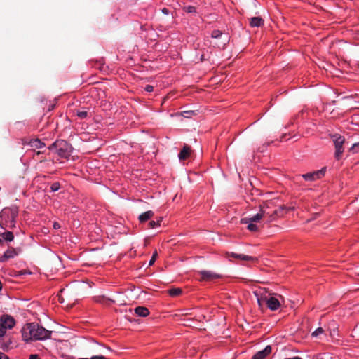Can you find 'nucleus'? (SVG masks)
<instances>
[{"mask_svg": "<svg viewBox=\"0 0 359 359\" xmlns=\"http://www.w3.org/2000/svg\"><path fill=\"white\" fill-rule=\"evenodd\" d=\"M15 325V319L10 315L4 314L0 317V338L5 336L8 330H11Z\"/></svg>", "mask_w": 359, "mask_h": 359, "instance_id": "obj_5", "label": "nucleus"}, {"mask_svg": "<svg viewBox=\"0 0 359 359\" xmlns=\"http://www.w3.org/2000/svg\"><path fill=\"white\" fill-rule=\"evenodd\" d=\"M27 144L34 149H40L45 147V144L42 142L39 139L30 140Z\"/></svg>", "mask_w": 359, "mask_h": 359, "instance_id": "obj_15", "label": "nucleus"}, {"mask_svg": "<svg viewBox=\"0 0 359 359\" xmlns=\"http://www.w3.org/2000/svg\"><path fill=\"white\" fill-rule=\"evenodd\" d=\"M14 239V236L11 231H6L0 233V243L4 241L11 242Z\"/></svg>", "mask_w": 359, "mask_h": 359, "instance_id": "obj_14", "label": "nucleus"}, {"mask_svg": "<svg viewBox=\"0 0 359 359\" xmlns=\"http://www.w3.org/2000/svg\"><path fill=\"white\" fill-rule=\"evenodd\" d=\"M184 10L187 13H195L196 12V8L192 6H188L184 7Z\"/></svg>", "mask_w": 359, "mask_h": 359, "instance_id": "obj_29", "label": "nucleus"}, {"mask_svg": "<svg viewBox=\"0 0 359 359\" xmlns=\"http://www.w3.org/2000/svg\"><path fill=\"white\" fill-rule=\"evenodd\" d=\"M23 341L28 343L32 341H43L50 339L51 332L37 323H27L21 330Z\"/></svg>", "mask_w": 359, "mask_h": 359, "instance_id": "obj_1", "label": "nucleus"}, {"mask_svg": "<svg viewBox=\"0 0 359 359\" xmlns=\"http://www.w3.org/2000/svg\"><path fill=\"white\" fill-rule=\"evenodd\" d=\"M264 203H269V207L267 208V211L271 212V215H268L269 217H273V215H278L276 210H271L273 205V203L272 201H266Z\"/></svg>", "mask_w": 359, "mask_h": 359, "instance_id": "obj_21", "label": "nucleus"}, {"mask_svg": "<svg viewBox=\"0 0 359 359\" xmlns=\"http://www.w3.org/2000/svg\"><path fill=\"white\" fill-rule=\"evenodd\" d=\"M160 222H161V220H158L157 222L151 221L149 223V226L150 228L153 229V228H155L156 226H160Z\"/></svg>", "mask_w": 359, "mask_h": 359, "instance_id": "obj_27", "label": "nucleus"}, {"mask_svg": "<svg viewBox=\"0 0 359 359\" xmlns=\"http://www.w3.org/2000/svg\"><path fill=\"white\" fill-rule=\"evenodd\" d=\"M222 32L219 30H214L212 31L211 36L212 38H219L222 35Z\"/></svg>", "mask_w": 359, "mask_h": 359, "instance_id": "obj_28", "label": "nucleus"}, {"mask_svg": "<svg viewBox=\"0 0 359 359\" xmlns=\"http://www.w3.org/2000/svg\"><path fill=\"white\" fill-rule=\"evenodd\" d=\"M247 229L252 232H255L258 230V226L257 224H255L254 222H250L247 223Z\"/></svg>", "mask_w": 359, "mask_h": 359, "instance_id": "obj_22", "label": "nucleus"}, {"mask_svg": "<svg viewBox=\"0 0 359 359\" xmlns=\"http://www.w3.org/2000/svg\"><path fill=\"white\" fill-rule=\"evenodd\" d=\"M323 332H324V330L322 327H318L311 334V335L313 337H317L319 334H321L322 333H323Z\"/></svg>", "mask_w": 359, "mask_h": 359, "instance_id": "obj_25", "label": "nucleus"}, {"mask_svg": "<svg viewBox=\"0 0 359 359\" xmlns=\"http://www.w3.org/2000/svg\"><path fill=\"white\" fill-rule=\"evenodd\" d=\"M269 207V203H263L259 205V212L254 216L249 218H243L241 220L242 224H247L250 222H259L260 220L266 217V215H271V212L267 211V208Z\"/></svg>", "mask_w": 359, "mask_h": 359, "instance_id": "obj_4", "label": "nucleus"}, {"mask_svg": "<svg viewBox=\"0 0 359 359\" xmlns=\"http://www.w3.org/2000/svg\"><path fill=\"white\" fill-rule=\"evenodd\" d=\"M271 352V346H267L262 351L257 352L252 357V359H264Z\"/></svg>", "mask_w": 359, "mask_h": 359, "instance_id": "obj_11", "label": "nucleus"}, {"mask_svg": "<svg viewBox=\"0 0 359 359\" xmlns=\"http://www.w3.org/2000/svg\"><path fill=\"white\" fill-rule=\"evenodd\" d=\"M158 257V252L157 251H155L153 255H152V257L149 261V266H151L152 264H154V263L155 262L156 258Z\"/></svg>", "mask_w": 359, "mask_h": 359, "instance_id": "obj_24", "label": "nucleus"}, {"mask_svg": "<svg viewBox=\"0 0 359 359\" xmlns=\"http://www.w3.org/2000/svg\"><path fill=\"white\" fill-rule=\"evenodd\" d=\"M182 290L180 288H172L168 290V294L171 297H177V296L180 295L182 294Z\"/></svg>", "mask_w": 359, "mask_h": 359, "instance_id": "obj_20", "label": "nucleus"}, {"mask_svg": "<svg viewBox=\"0 0 359 359\" xmlns=\"http://www.w3.org/2000/svg\"><path fill=\"white\" fill-rule=\"evenodd\" d=\"M200 275L202 280H212L220 277L219 274L210 271H201Z\"/></svg>", "mask_w": 359, "mask_h": 359, "instance_id": "obj_10", "label": "nucleus"}, {"mask_svg": "<svg viewBox=\"0 0 359 359\" xmlns=\"http://www.w3.org/2000/svg\"><path fill=\"white\" fill-rule=\"evenodd\" d=\"M335 147L334 157L339 160L344 151L343 144L345 142V138L339 134H334L331 136Z\"/></svg>", "mask_w": 359, "mask_h": 359, "instance_id": "obj_6", "label": "nucleus"}, {"mask_svg": "<svg viewBox=\"0 0 359 359\" xmlns=\"http://www.w3.org/2000/svg\"><path fill=\"white\" fill-rule=\"evenodd\" d=\"M48 149L50 151L55 149L58 156L64 158H68L72 151V146L65 140H57L48 147Z\"/></svg>", "mask_w": 359, "mask_h": 359, "instance_id": "obj_3", "label": "nucleus"}, {"mask_svg": "<svg viewBox=\"0 0 359 359\" xmlns=\"http://www.w3.org/2000/svg\"><path fill=\"white\" fill-rule=\"evenodd\" d=\"M154 216V212L151 210L147 211L139 216L140 222H144Z\"/></svg>", "mask_w": 359, "mask_h": 359, "instance_id": "obj_19", "label": "nucleus"}, {"mask_svg": "<svg viewBox=\"0 0 359 359\" xmlns=\"http://www.w3.org/2000/svg\"><path fill=\"white\" fill-rule=\"evenodd\" d=\"M135 313L141 317H146L149 314V309L144 306H137L135 309Z\"/></svg>", "mask_w": 359, "mask_h": 359, "instance_id": "obj_16", "label": "nucleus"}, {"mask_svg": "<svg viewBox=\"0 0 359 359\" xmlns=\"http://www.w3.org/2000/svg\"><path fill=\"white\" fill-rule=\"evenodd\" d=\"M194 114V111H185L182 113V115L185 118H190Z\"/></svg>", "mask_w": 359, "mask_h": 359, "instance_id": "obj_26", "label": "nucleus"}, {"mask_svg": "<svg viewBox=\"0 0 359 359\" xmlns=\"http://www.w3.org/2000/svg\"><path fill=\"white\" fill-rule=\"evenodd\" d=\"M353 152H359V142L355 143L351 148Z\"/></svg>", "mask_w": 359, "mask_h": 359, "instance_id": "obj_31", "label": "nucleus"}, {"mask_svg": "<svg viewBox=\"0 0 359 359\" xmlns=\"http://www.w3.org/2000/svg\"><path fill=\"white\" fill-rule=\"evenodd\" d=\"M18 252L15 248H9L5 251L1 258V261L4 262L8 259L13 258L18 255Z\"/></svg>", "mask_w": 359, "mask_h": 359, "instance_id": "obj_12", "label": "nucleus"}, {"mask_svg": "<svg viewBox=\"0 0 359 359\" xmlns=\"http://www.w3.org/2000/svg\"><path fill=\"white\" fill-rule=\"evenodd\" d=\"M144 90L147 91V92H152L153 90H154V87L151 85H147L145 87H144Z\"/></svg>", "mask_w": 359, "mask_h": 359, "instance_id": "obj_32", "label": "nucleus"}, {"mask_svg": "<svg viewBox=\"0 0 359 359\" xmlns=\"http://www.w3.org/2000/svg\"><path fill=\"white\" fill-rule=\"evenodd\" d=\"M60 185L58 182H54L50 186V190L53 192L57 191L60 189Z\"/></svg>", "mask_w": 359, "mask_h": 359, "instance_id": "obj_23", "label": "nucleus"}, {"mask_svg": "<svg viewBox=\"0 0 359 359\" xmlns=\"http://www.w3.org/2000/svg\"><path fill=\"white\" fill-rule=\"evenodd\" d=\"M285 359H302V358H300L299 357L295 356V357H293L291 358H285Z\"/></svg>", "mask_w": 359, "mask_h": 359, "instance_id": "obj_37", "label": "nucleus"}, {"mask_svg": "<svg viewBox=\"0 0 359 359\" xmlns=\"http://www.w3.org/2000/svg\"><path fill=\"white\" fill-rule=\"evenodd\" d=\"M53 226L55 229H59L61 227L58 222H54Z\"/></svg>", "mask_w": 359, "mask_h": 359, "instance_id": "obj_33", "label": "nucleus"}, {"mask_svg": "<svg viewBox=\"0 0 359 359\" xmlns=\"http://www.w3.org/2000/svg\"><path fill=\"white\" fill-rule=\"evenodd\" d=\"M318 359H324V358H318Z\"/></svg>", "mask_w": 359, "mask_h": 359, "instance_id": "obj_38", "label": "nucleus"}, {"mask_svg": "<svg viewBox=\"0 0 359 359\" xmlns=\"http://www.w3.org/2000/svg\"><path fill=\"white\" fill-rule=\"evenodd\" d=\"M190 153H191L190 147H189L187 145H184L183 147V149H182V151L180 152L178 157H179L180 160H185V159L188 158V157L190 155Z\"/></svg>", "mask_w": 359, "mask_h": 359, "instance_id": "obj_13", "label": "nucleus"}, {"mask_svg": "<svg viewBox=\"0 0 359 359\" xmlns=\"http://www.w3.org/2000/svg\"><path fill=\"white\" fill-rule=\"evenodd\" d=\"M264 303L267 305V307L270 310L276 311L284 303V298L280 294L273 293Z\"/></svg>", "mask_w": 359, "mask_h": 359, "instance_id": "obj_7", "label": "nucleus"}, {"mask_svg": "<svg viewBox=\"0 0 359 359\" xmlns=\"http://www.w3.org/2000/svg\"><path fill=\"white\" fill-rule=\"evenodd\" d=\"M330 335L333 338L335 337V335H338L337 333V330L333 329V330L330 332Z\"/></svg>", "mask_w": 359, "mask_h": 359, "instance_id": "obj_35", "label": "nucleus"}, {"mask_svg": "<svg viewBox=\"0 0 359 359\" xmlns=\"http://www.w3.org/2000/svg\"><path fill=\"white\" fill-rule=\"evenodd\" d=\"M162 12L165 14H168V10L165 8L162 9Z\"/></svg>", "mask_w": 359, "mask_h": 359, "instance_id": "obj_36", "label": "nucleus"}, {"mask_svg": "<svg viewBox=\"0 0 359 359\" xmlns=\"http://www.w3.org/2000/svg\"><path fill=\"white\" fill-rule=\"evenodd\" d=\"M231 255L235 258H238L243 261L255 262L257 260V258L255 257L245 255L242 254L231 253Z\"/></svg>", "mask_w": 359, "mask_h": 359, "instance_id": "obj_17", "label": "nucleus"}, {"mask_svg": "<svg viewBox=\"0 0 359 359\" xmlns=\"http://www.w3.org/2000/svg\"><path fill=\"white\" fill-rule=\"evenodd\" d=\"M325 173V168H323L313 172L304 174L302 175V177L306 181H314L324 176Z\"/></svg>", "mask_w": 359, "mask_h": 359, "instance_id": "obj_9", "label": "nucleus"}, {"mask_svg": "<svg viewBox=\"0 0 359 359\" xmlns=\"http://www.w3.org/2000/svg\"><path fill=\"white\" fill-rule=\"evenodd\" d=\"M254 294L257 297L259 305L261 306L273 293H271L266 288H259L254 291Z\"/></svg>", "mask_w": 359, "mask_h": 359, "instance_id": "obj_8", "label": "nucleus"}, {"mask_svg": "<svg viewBox=\"0 0 359 359\" xmlns=\"http://www.w3.org/2000/svg\"><path fill=\"white\" fill-rule=\"evenodd\" d=\"M0 359H9V358L2 352H0Z\"/></svg>", "mask_w": 359, "mask_h": 359, "instance_id": "obj_34", "label": "nucleus"}, {"mask_svg": "<svg viewBox=\"0 0 359 359\" xmlns=\"http://www.w3.org/2000/svg\"><path fill=\"white\" fill-rule=\"evenodd\" d=\"M18 215V208L15 206L5 208L0 212V226L2 229L13 228Z\"/></svg>", "mask_w": 359, "mask_h": 359, "instance_id": "obj_2", "label": "nucleus"}, {"mask_svg": "<svg viewBox=\"0 0 359 359\" xmlns=\"http://www.w3.org/2000/svg\"><path fill=\"white\" fill-rule=\"evenodd\" d=\"M264 23V20L260 17H253L250 20V25L253 27H259Z\"/></svg>", "mask_w": 359, "mask_h": 359, "instance_id": "obj_18", "label": "nucleus"}, {"mask_svg": "<svg viewBox=\"0 0 359 359\" xmlns=\"http://www.w3.org/2000/svg\"><path fill=\"white\" fill-rule=\"evenodd\" d=\"M88 114L87 111H81L77 112V116L80 117L81 118H84L87 116Z\"/></svg>", "mask_w": 359, "mask_h": 359, "instance_id": "obj_30", "label": "nucleus"}]
</instances>
